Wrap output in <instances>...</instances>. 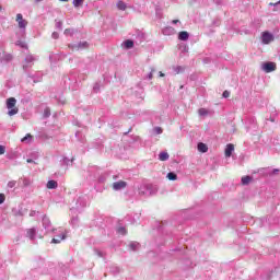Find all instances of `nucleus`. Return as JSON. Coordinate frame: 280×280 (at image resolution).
<instances>
[{"label":"nucleus","instance_id":"nucleus-26","mask_svg":"<svg viewBox=\"0 0 280 280\" xmlns=\"http://www.w3.org/2000/svg\"><path fill=\"white\" fill-rule=\"evenodd\" d=\"M0 154H5V147L0 144Z\"/></svg>","mask_w":280,"mask_h":280},{"label":"nucleus","instance_id":"nucleus-25","mask_svg":"<svg viewBox=\"0 0 280 280\" xmlns=\"http://www.w3.org/2000/svg\"><path fill=\"white\" fill-rule=\"evenodd\" d=\"M223 97H231V92H229V91H224L223 92Z\"/></svg>","mask_w":280,"mask_h":280},{"label":"nucleus","instance_id":"nucleus-23","mask_svg":"<svg viewBox=\"0 0 280 280\" xmlns=\"http://www.w3.org/2000/svg\"><path fill=\"white\" fill-rule=\"evenodd\" d=\"M5 202V195L0 194V205H3Z\"/></svg>","mask_w":280,"mask_h":280},{"label":"nucleus","instance_id":"nucleus-10","mask_svg":"<svg viewBox=\"0 0 280 280\" xmlns=\"http://www.w3.org/2000/svg\"><path fill=\"white\" fill-rule=\"evenodd\" d=\"M179 40H189V33L187 31H182L178 34Z\"/></svg>","mask_w":280,"mask_h":280},{"label":"nucleus","instance_id":"nucleus-27","mask_svg":"<svg viewBox=\"0 0 280 280\" xmlns=\"http://www.w3.org/2000/svg\"><path fill=\"white\" fill-rule=\"evenodd\" d=\"M272 174H279V168H275Z\"/></svg>","mask_w":280,"mask_h":280},{"label":"nucleus","instance_id":"nucleus-7","mask_svg":"<svg viewBox=\"0 0 280 280\" xmlns=\"http://www.w3.org/2000/svg\"><path fill=\"white\" fill-rule=\"evenodd\" d=\"M26 237L30 240H36V229H28L26 231Z\"/></svg>","mask_w":280,"mask_h":280},{"label":"nucleus","instance_id":"nucleus-6","mask_svg":"<svg viewBox=\"0 0 280 280\" xmlns=\"http://www.w3.org/2000/svg\"><path fill=\"white\" fill-rule=\"evenodd\" d=\"M234 151H235V145L233 143L228 144L224 151L226 159H230L231 154H233Z\"/></svg>","mask_w":280,"mask_h":280},{"label":"nucleus","instance_id":"nucleus-17","mask_svg":"<svg viewBox=\"0 0 280 280\" xmlns=\"http://www.w3.org/2000/svg\"><path fill=\"white\" fill-rule=\"evenodd\" d=\"M73 5L74 8H80V5H82V3H84V0H73Z\"/></svg>","mask_w":280,"mask_h":280},{"label":"nucleus","instance_id":"nucleus-9","mask_svg":"<svg viewBox=\"0 0 280 280\" xmlns=\"http://www.w3.org/2000/svg\"><path fill=\"white\" fill-rule=\"evenodd\" d=\"M47 189H58V182L51 179L46 185Z\"/></svg>","mask_w":280,"mask_h":280},{"label":"nucleus","instance_id":"nucleus-2","mask_svg":"<svg viewBox=\"0 0 280 280\" xmlns=\"http://www.w3.org/2000/svg\"><path fill=\"white\" fill-rule=\"evenodd\" d=\"M262 70L265 73H272V71H277V63L275 62H265L262 65Z\"/></svg>","mask_w":280,"mask_h":280},{"label":"nucleus","instance_id":"nucleus-22","mask_svg":"<svg viewBox=\"0 0 280 280\" xmlns=\"http://www.w3.org/2000/svg\"><path fill=\"white\" fill-rule=\"evenodd\" d=\"M155 132H156V135H162L163 133V128H161V127H155Z\"/></svg>","mask_w":280,"mask_h":280},{"label":"nucleus","instance_id":"nucleus-24","mask_svg":"<svg viewBox=\"0 0 280 280\" xmlns=\"http://www.w3.org/2000/svg\"><path fill=\"white\" fill-rule=\"evenodd\" d=\"M44 115H45V117H49V115H51V112L49 110V108H46L44 110Z\"/></svg>","mask_w":280,"mask_h":280},{"label":"nucleus","instance_id":"nucleus-34","mask_svg":"<svg viewBox=\"0 0 280 280\" xmlns=\"http://www.w3.org/2000/svg\"><path fill=\"white\" fill-rule=\"evenodd\" d=\"M0 11H1V5H0Z\"/></svg>","mask_w":280,"mask_h":280},{"label":"nucleus","instance_id":"nucleus-15","mask_svg":"<svg viewBox=\"0 0 280 280\" xmlns=\"http://www.w3.org/2000/svg\"><path fill=\"white\" fill-rule=\"evenodd\" d=\"M253 178L250 176H244L242 177V185H248Z\"/></svg>","mask_w":280,"mask_h":280},{"label":"nucleus","instance_id":"nucleus-21","mask_svg":"<svg viewBox=\"0 0 280 280\" xmlns=\"http://www.w3.org/2000/svg\"><path fill=\"white\" fill-rule=\"evenodd\" d=\"M8 187H10V189H12L13 187H16V182L15 180L9 182Z\"/></svg>","mask_w":280,"mask_h":280},{"label":"nucleus","instance_id":"nucleus-32","mask_svg":"<svg viewBox=\"0 0 280 280\" xmlns=\"http://www.w3.org/2000/svg\"><path fill=\"white\" fill-rule=\"evenodd\" d=\"M59 1L68 2L69 0H59Z\"/></svg>","mask_w":280,"mask_h":280},{"label":"nucleus","instance_id":"nucleus-19","mask_svg":"<svg viewBox=\"0 0 280 280\" xmlns=\"http://www.w3.org/2000/svg\"><path fill=\"white\" fill-rule=\"evenodd\" d=\"M117 232L119 233V235H126V233H128V231L124 226L118 228Z\"/></svg>","mask_w":280,"mask_h":280},{"label":"nucleus","instance_id":"nucleus-4","mask_svg":"<svg viewBox=\"0 0 280 280\" xmlns=\"http://www.w3.org/2000/svg\"><path fill=\"white\" fill-rule=\"evenodd\" d=\"M128 183H126L125 180H119L113 184V189L115 191H119L120 189H126Z\"/></svg>","mask_w":280,"mask_h":280},{"label":"nucleus","instance_id":"nucleus-16","mask_svg":"<svg viewBox=\"0 0 280 280\" xmlns=\"http://www.w3.org/2000/svg\"><path fill=\"white\" fill-rule=\"evenodd\" d=\"M166 178H168V180H176L178 178V175H176L175 173H168Z\"/></svg>","mask_w":280,"mask_h":280},{"label":"nucleus","instance_id":"nucleus-3","mask_svg":"<svg viewBox=\"0 0 280 280\" xmlns=\"http://www.w3.org/2000/svg\"><path fill=\"white\" fill-rule=\"evenodd\" d=\"M16 23L21 30H25V27H27V22L23 19V14L21 13L16 14Z\"/></svg>","mask_w":280,"mask_h":280},{"label":"nucleus","instance_id":"nucleus-33","mask_svg":"<svg viewBox=\"0 0 280 280\" xmlns=\"http://www.w3.org/2000/svg\"><path fill=\"white\" fill-rule=\"evenodd\" d=\"M36 1H37V3H38V2H40V1H43V0H36Z\"/></svg>","mask_w":280,"mask_h":280},{"label":"nucleus","instance_id":"nucleus-5","mask_svg":"<svg viewBox=\"0 0 280 280\" xmlns=\"http://www.w3.org/2000/svg\"><path fill=\"white\" fill-rule=\"evenodd\" d=\"M272 40H275V36H272V34L268 32L262 33L264 45H269V43H272Z\"/></svg>","mask_w":280,"mask_h":280},{"label":"nucleus","instance_id":"nucleus-1","mask_svg":"<svg viewBox=\"0 0 280 280\" xmlns=\"http://www.w3.org/2000/svg\"><path fill=\"white\" fill-rule=\"evenodd\" d=\"M7 108L9 117H14V115H19V107H16V98L9 97L7 100Z\"/></svg>","mask_w":280,"mask_h":280},{"label":"nucleus","instance_id":"nucleus-31","mask_svg":"<svg viewBox=\"0 0 280 280\" xmlns=\"http://www.w3.org/2000/svg\"><path fill=\"white\" fill-rule=\"evenodd\" d=\"M70 31H69V28H67L66 31H65V34H68Z\"/></svg>","mask_w":280,"mask_h":280},{"label":"nucleus","instance_id":"nucleus-14","mask_svg":"<svg viewBox=\"0 0 280 280\" xmlns=\"http://www.w3.org/2000/svg\"><path fill=\"white\" fill-rule=\"evenodd\" d=\"M159 159L160 161H167V159H170V154L167 152H161L159 154Z\"/></svg>","mask_w":280,"mask_h":280},{"label":"nucleus","instance_id":"nucleus-30","mask_svg":"<svg viewBox=\"0 0 280 280\" xmlns=\"http://www.w3.org/2000/svg\"><path fill=\"white\" fill-rule=\"evenodd\" d=\"M174 25H176V23H178V20H173Z\"/></svg>","mask_w":280,"mask_h":280},{"label":"nucleus","instance_id":"nucleus-20","mask_svg":"<svg viewBox=\"0 0 280 280\" xmlns=\"http://www.w3.org/2000/svg\"><path fill=\"white\" fill-rule=\"evenodd\" d=\"M198 114L201 115V116H206V115H209V110L205 109V108H200L198 110Z\"/></svg>","mask_w":280,"mask_h":280},{"label":"nucleus","instance_id":"nucleus-28","mask_svg":"<svg viewBox=\"0 0 280 280\" xmlns=\"http://www.w3.org/2000/svg\"><path fill=\"white\" fill-rule=\"evenodd\" d=\"M26 163H34V160L28 159V160H26Z\"/></svg>","mask_w":280,"mask_h":280},{"label":"nucleus","instance_id":"nucleus-8","mask_svg":"<svg viewBox=\"0 0 280 280\" xmlns=\"http://www.w3.org/2000/svg\"><path fill=\"white\" fill-rule=\"evenodd\" d=\"M197 148L199 152H202V154H205L206 152H209V147H207L203 142H199Z\"/></svg>","mask_w":280,"mask_h":280},{"label":"nucleus","instance_id":"nucleus-12","mask_svg":"<svg viewBox=\"0 0 280 280\" xmlns=\"http://www.w3.org/2000/svg\"><path fill=\"white\" fill-rule=\"evenodd\" d=\"M67 238V234L66 233H62L61 236H59L58 238H52L51 240V244H60V242L62 240H66Z\"/></svg>","mask_w":280,"mask_h":280},{"label":"nucleus","instance_id":"nucleus-18","mask_svg":"<svg viewBox=\"0 0 280 280\" xmlns=\"http://www.w3.org/2000/svg\"><path fill=\"white\" fill-rule=\"evenodd\" d=\"M33 136H31V133H27L24 138H22V143H25V141H32Z\"/></svg>","mask_w":280,"mask_h":280},{"label":"nucleus","instance_id":"nucleus-11","mask_svg":"<svg viewBox=\"0 0 280 280\" xmlns=\"http://www.w3.org/2000/svg\"><path fill=\"white\" fill-rule=\"evenodd\" d=\"M116 8H118V10H121L122 12L124 11H126V9L128 8V5L126 4V2H124V1H118L117 3H116Z\"/></svg>","mask_w":280,"mask_h":280},{"label":"nucleus","instance_id":"nucleus-13","mask_svg":"<svg viewBox=\"0 0 280 280\" xmlns=\"http://www.w3.org/2000/svg\"><path fill=\"white\" fill-rule=\"evenodd\" d=\"M125 49H132L135 47V42L132 39H127L125 43Z\"/></svg>","mask_w":280,"mask_h":280},{"label":"nucleus","instance_id":"nucleus-29","mask_svg":"<svg viewBox=\"0 0 280 280\" xmlns=\"http://www.w3.org/2000/svg\"><path fill=\"white\" fill-rule=\"evenodd\" d=\"M160 78H165V73L160 72Z\"/></svg>","mask_w":280,"mask_h":280}]
</instances>
